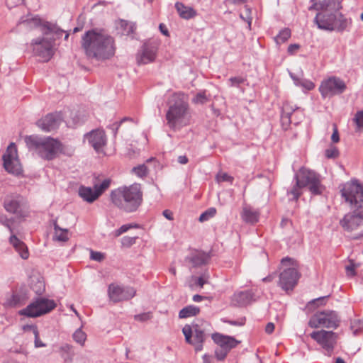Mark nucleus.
<instances>
[{"instance_id":"f257e3e1","label":"nucleus","mask_w":363,"mask_h":363,"mask_svg":"<svg viewBox=\"0 0 363 363\" xmlns=\"http://www.w3.org/2000/svg\"><path fill=\"white\" fill-rule=\"evenodd\" d=\"M19 23L26 25L30 28H40L43 37L33 39L30 45L34 55L38 57L43 62H48L55 54V41L61 38L65 31L56 24L43 21L38 16H23Z\"/></svg>"},{"instance_id":"f03ea898","label":"nucleus","mask_w":363,"mask_h":363,"mask_svg":"<svg viewBox=\"0 0 363 363\" xmlns=\"http://www.w3.org/2000/svg\"><path fill=\"white\" fill-rule=\"evenodd\" d=\"M81 45L88 58L98 61L110 60L116 50L113 37L106 30L99 28L86 31L82 37Z\"/></svg>"},{"instance_id":"7ed1b4c3","label":"nucleus","mask_w":363,"mask_h":363,"mask_svg":"<svg viewBox=\"0 0 363 363\" xmlns=\"http://www.w3.org/2000/svg\"><path fill=\"white\" fill-rule=\"evenodd\" d=\"M341 196L354 210L347 213L340 220V225L347 232H353L363 226V186L357 179H352L342 185Z\"/></svg>"},{"instance_id":"20e7f679","label":"nucleus","mask_w":363,"mask_h":363,"mask_svg":"<svg viewBox=\"0 0 363 363\" xmlns=\"http://www.w3.org/2000/svg\"><path fill=\"white\" fill-rule=\"evenodd\" d=\"M110 196L116 206L127 213L135 211L143 201V192L139 184L113 190Z\"/></svg>"},{"instance_id":"39448f33","label":"nucleus","mask_w":363,"mask_h":363,"mask_svg":"<svg viewBox=\"0 0 363 363\" xmlns=\"http://www.w3.org/2000/svg\"><path fill=\"white\" fill-rule=\"evenodd\" d=\"M25 142L29 150L48 161L57 157L63 150V145L60 140L48 136L29 135L26 137Z\"/></svg>"},{"instance_id":"423d86ee","label":"nucleus","mask_w":363,"mask_h":363,"mask_svg":"<svg viewBox=\"0 0 363 363\" xmlns=\"http://www.w3.org/2000/svg\"><path fill=\"white\" fill-rule=\"evenodd\" d=\"M295 184L293 187L287 191L288 195H292L291 200L297 201L302 194L301 189L308 186L309 191L313 195H320L324 189L321 184L320 177L314 171L301 167L298 172L294 177Z\"/></svg>"},{"instance_id":"0eeeda50","label":"nucleus","mask_w":363,"mask_h":363,"mask_svg":"<svg viewBox=\"0 0 363 363\" xmlns=\"http://www.w3.org/2000/svg\"><path fill=\"white\" fill-rule=\"evenodd\" d=\"M166 113L167 125L172 130H177L186 125L184 121L188 113L189 104L184 94L174 93L167 101Z\"/></svg>"},{"instance_id":"6e6552de","label":"nucleus","mask_w":363,"mask_h":363,"mask_svg":"<svg viewBox=\"0 0 363 363\" xmlns=\"http://www.w3.org/2000/svg\"><path fill=\"white\" fill-rule=\"evenodd\" d=\"M314 23L320 30L343 32L351 24V20L345 18L342 13L320 10L316 13Z\"/></svg>"},{"instance_id":"1a4fd4ad","label":"nucleus","mask_w":363,"mask_h":363,"mask_svg":"<svg viewBox=\"0 0 363 363\" xmlns=\"http://www.w3.org/2000/svg\"><path fill=\"white\" fill-rule=\"evenodd\" d=\"M340 321V317L335 311L324 310L318 311L312 315L309 320L308 325L312 328L324 327L335 329L338 327Z\"/></svg>"},{"instance_id":"9d476101","label":"nucleus","mask_w":363,"mask_h":363,"mask_svg":"<svg viewBox=\"0 0 363 363\" xmlns=\"http://www.w3.org/2000/svg\"><path fill=\"white\" fill-rule=\"evenodd\" d=\"M182 333L186 342L192 345L196 352L202 350L203 343L206 337L205 327H202L197 323H193L191 325L186 324L182 328Z\"/></svg>"},{"instance_id":"9b49d317","label":"nucleus","mask_w":363,"mask_h":363,"mask_svg":"<svg viewBox=\"0 0 363 363\" xmlns=\"http://www.w3.org/2000/svg\"><path fill=\"white\" fill-rule=\"evenodd\" d=\"M55 307L56 303L53 300L40 297L21 311L20 314L27 317L35 318L50 312Z\"/></svg>"},{"instance_id":"f8f14e48","label":"nucleus","mask_w":363,"mask_h":363,"mask_svg":"<svg viewBox=\"0 0 363 363\" xmlns=\"http://www.w3.org/2000/svg\"><path fill=\"white\" fill-rule=\"evenodd\" d=\"M13 218H9L4 214H0V223L5 226L11 233L9 238V243L13 247L15 250L18 253L20 257L23 259H27L29 257V252L26 245L13 233Z\"/></svg>"},{"instance_id":"ddd939ff","label":"nucleus","mask_w":363,"mask_h":363,"mask_svg":"<svg viewBox=\"0 0 363 363\" xmlns=\"http://www.w3.org/2000/svg\"><path fill=\"white\" fill-rule=\"evenodd\" d=\"M346 88L343 80L337 77H331L321 82L319 91L323 98H327L342 94Z\"/></svg>"},{"instance_id":"4468645a","label":"nucleus","mask_w":363,"mask_h":363,"mask_svg":"<svg viewBox=\"0 0 363 363\" xmlns=\"http://www.w3.org/2000/svg\"><path fill=\"white\" fill-rule=\"evenodd\" d=\"M2 159L3 166L6 172L15 175H19L21 173V166L18 160L17 150L13 143L8 146Z\"/></svg>"},{"instance_id":"2eb2a0df","label":"nucleus","mask_w":363,"mask_h":363,"mask_svg":"<svg viewBox=\"0 0 363 363\" xmlns=\"http://www.w3.org/2000/svg\"><path fill=\"white\" fill-rule=\"evenodd\" d=\"M108 294L111 301L118 303L131 299L135 296L136 291L129 286L111 284L108 288Z\"/></svg>"},{"instance_id":"dca6fc26","label":"nucleus","mask_w":363,"mask_h":363,"mask_svg":"<svg viewBox=\"0 0 363 363\" xmlns=\"http://www.w3.org/2000/svg\"><path fill=\"white\" fill-rule=\"evenodd\" d=\"M310 335L312 339L316 341L328 352L333 350L336 343V334L334 332L321 330L319 331H313Z\"/></svg>"},{"instance_id":"f3484780","label":"nucleus","mask_w":363,"mask_h":363,"mask_svg":"<svg viewBox=\"0 0 363 363\" xmlns=\"http://www.w3.org/2000/svg\"><path fill=\"white\" fill-rule=\"evenodd\" d=\"M62 120L61 112L50 113L38 120L37 125L45 132H50L58 128Z\"/></svg>"},{"instance_id":"a211bd4d","label":"nucleus","mask_w":363,"mask_h":363,"mask_svg":"<svg viewBox=\"0 0 363 363\" xmlns=\"http://www.w3.org/2000/svg\"><path fill=\"white\" fill-rule=\"evenodd\" d=\"M157 51V44L155 42H146L141 47L137 55L138 65H145L155 60Z\"/></svg>"},{"instance_id":"6ab92c4d","label":"nucleus","mask_w":363,"mask_h":363,"mask_svg":"<svg viewBox=\"0 0 363 363\" xmlns=\"http://www.w3.org/2000/svg\"><path fill=\"white\" fill-rule=\"evenodd\" d=\"M300 274L294 267L284 269L279 275V286L285 291L293 289L296 285Z\"/></svg>"},{"instance_id":"aec40b11","label":"nucleus","mask_w":363,"mask_h":363,"mask_svg":"<svg viewBox=\"0 0 363 363\" xmlns=\"http://www.w3.org/2000/svg\"><path fill=\"white\" fill-rule=\"evenodd\" d=\"M84 139L97 152H100L106 144V136L103 130L96 129L84 135Z\"/></svg>"},{"instance_id":"412c9836","label":"nucleus","mask_w":363,"mask_h":363,"mask_svg":"<svg viewBox=\"0 0 363 363\" xmlns=\"http://www.w3.org/2000/svg\"><path fill=\"white\" fill-rule=\"evenodd\" d=\"M24 199L18 194L9 195L4 201L5 210L13 214H21L24 204Z\"/></svg>"},{"instance_id":"4be33fe9","label":"nucleus","mask_w":363,"mask_h":363,"mask_svg":"<svg viewBox=\"0 0 363 363\" xmlns=\"http://www.w3.org/2000/svg\"><path fill=\"white\" fill-rule=\"evenodd\" d=\"M212 339L219 347L226 349L228 351L235 347L239 343V341L236 340L233 337L223 335L220 333L213 334Z\"/></svg>"},{"instance_id":"5701e85b","label":"nucleus","mask_w":363,"mask_h":363,"mask_svg":"<svg viewBox=\"0 0 363 363\" xmlns=\"http://www.w3.org/2000/svg\"><path fill=\"white\" fill-rule=\"evenodd\" d=\"M209 259V255L201 251L193 252L185 259L186 262L191 264L192 267H198L204 265L208 263Z\"/></svg>"},{"instance_id":"b1692460","label":"nucleus","mask_w":363,"mask_h":363,"mask_svg":"<svg viewBox=\"0 0 363 363\" xmlns=\"http://www.w3.org/2000/svg\"><path fill=\"white\" fill-rule=\"evenodd\" d=\"M254 300V294L249 290L235 293L233 299L235 303L239 306H247Z\"/></svg>"},{"instance_id":"393cba45","label":"nucleus","mask_w":363,"mask_h":363,"mask_svg":"<svg viewBox=\"0 0 363 363\" xmlns=\"http://www.w3.org/2000/svg\"><path fill=\"white\" fill-rule=\"evenodd\" d=\"M342 0H323L320 2V9L328 12L341 13L339 11L342 9Z\"/></svg>"},{"instance_id":"a878e982","label":"nucleus","mask_w":363,"mask_h":363,"mask_svg":"<svg viewBox=\"0 0 363 363\" xmlns=\"http://www.w3.org/2000/svg\"><path fill=\"white\" fill-rule=\"evenodd\" d=\"M69 121H67L69 127L75 128L83 124L87 120V116L84 111H77L70 113Z\"/></svg>"},{"instance_id":"bb28decb","label":"nucleus","mask_w":363,"mask_h":363,"mask_svg":"<svg viewBox=\"0 0 363 363\" xmlns=\"http://www.w3.org/2000/svg\"><path fill=\"white\" fill-rule=\"evenodd\" d=\"M79 196L85 201L88 203H92L96 201L99 196L95 191V189L93 190L91 187H87L85 186H80L78 190Z\"/></svg>"},{"instance_id":"cd10ccee","label":"nucleus","mask_w":363,"mask_h":363,"mask_svg":"<svg viewBox=\"0 0 363 363\" xmlns=\"http://www.w3.org/2000/svg\"><path fill=\"white\" fill-rule=\"evenodd\" d=\"M175 8L179 16L184 19H190L195 17L197 14L196 10L192 7L186 6L183 3L177 2Z\"/></svg>"},{"instance_id":"c85d7f7f","label":"nucleus","mask_w":363,"mask_h":363,"mask_svg":"<svg viewBox=\"0 0 363 363\" xmlns=\"http://www.w3.org/2000/svg\"><path fill=\"white\" fill-rule=\"evenodd\" d=\"M259 212L250 207H244L241 214L242 220L246 223H255L259 220Z\"/></svg>"},{"instance_id":"c756f323","label":"nucleus","mask_w":363,"mask_h":363,"mask_svg":"<svg viewBox=\"0 0 363 363\" xmlns=\"http://www.w3.org/2000/svg\"><path fill=\"white\" fill-rule=\"evenodd\" d=\"M200 313V308L194 305H189L184 307L179 312V318H187L197 315Z\"/></svg>"},{"instance_id":"7c9ffc66","label":"nucleus","mask_w":363,"mask_h":363,"mask_svg":"<svg viewBox=\"0 0 363 363\" xmlns=\"http://www.w3.org/2000/svg\"><path fill=\"white\" fill-rule=\"evenodd\" d=\"M53 226L55 230V235L54 238L55 240L61 242H65L68 240V230L61 228L57 223V220H53Z\"/></svg>"},{"instance_id":"2f4dec72","label":"nucleus","mask_w":363,"mask_h":363,"mask_svg":"<svg viewBox=\"0 0 363 363\" xmlns=\"http://www.w3.org/2000/svg\"><path fill=\"white\" fill-rule=\"evenodd\" d=\"M60 352L65 362H71L72 361L74 353L72 345L67 343L62 345L60 347Z\"/></svg>"},{"instance_id":"473e14b6","label":"nucleus","mask_w":363,"mask_h":363,"mask_svg":"<svg viewBox=\"0 0 363 363\" xmlns=\"http://www.w3.org/2000/svg\"><path fill=\"white\" fill-rule=\"evenodd\" d=\"M24 303L23 298L21 295L16 294H13L6 300V305L10 307L21 306Z\"/></svg>"},{"instance_id":"72a5a7b5","label":"nucleus","mask_w":363,"mask_h":363,"mask_svg":"<svg viewBox=\"0 0 363 363\" xmlns=\"http://www.w3.org/2000/svg\"><path fill=\"white\" fill-rule=\"evenodd\" d=\"M291 32L289 28H284L281 30L279 34L274 38L277 44L284 43L291 37Z\"/></svg>"},{"instance_id":"f704fd0d","label":"nucleus","mask_w":363,"mask_h":363,"mask_svg":"<svg viewBox=\"0 0 363 363\" xmlns=\"http://www.w3.org/2000/svg\"><path fill=\"white\" fill-rule=\"evenodd\" d=\"M289 75L296 86H304L308 90H311L314 88V84L313 82L310 81L301 82L295 74L291 72H289Z\"/></svg>"},{"instance_id":"c9c22d12","label":"nucleus","mask_w":363,"mask_h":363,"mask_svg":"<svg viewBox=\"0 0 363 363\" xmlns=\"http://www.w3.org/2000/svg\"><path fill=\"white\" fill-rule=\"evenodd\" d=\"M120 27L123 29L124 32L125 33V35H129L134 33L136 26L135 23L128 22L125 20H121L120 21Z\"/></svg>"},{"instance_id":"e433bc0d","label":"nucleus","mask_w":363,"mask_h":363,"mask_svg":"<svg viewBox=\"0 0 363 363\" xmlns=\"http://www.w3.org/2000/svg\"><path fill=\"white\" fill-rule=\"evenodd\" d=\"M110 184L111 180L109 179H106L100 184H94V188L99 197L109 187Z\"/></svg>"},{"instance_id":"4c0bfd02","label":"nucleus","mask_w":363,"mask_h":363,"mask_svg":"<svg viewBox=\"0 0 363 363\" xmlns=\"http://www.w3.org/2000/svg\"><path fill=\"white\" fill-rule=\"evenodd\" d=\"M132 172L139 177H145L147 175L148 169L145 164H140L133 168Z\"/></svg>"},{"instance_id":"58836bf2","label":"nucleus","mask_w":363,"mask_h":363,"mask_svg":"<svg viewBox=\"0 0 363 363\" xmlns=\"http://www.w3.org/2000/svg\"><path fill=\"white\" fill-rule=\"evenodd\" d=\"M216 213V209L215 208H210L200 215L199 220L200 222L206 221L208 219L213 218Z\"/></svg>"},{"instance_id":"ea45409f","label":"nucleus","mask_w":363,"mask_h":363,"mask_svg":"<svg viewBox=\"0 0 363 363\" xmlns=\"http://www.w3.org/2000/svg\"><path fill=\"white\" fill-rule=\"evenodd\" d=\"M86 335L81 329H77L73 334V339L81 345L84 344Z\"/></svg>"},{"instance_id":"a19ab883","label":"nucleus","mask_w":363,"mask_h":363,"mask_svg":"<svg viewBox=\"0 0 363 363\" xmlns=\"http://www.w3.org/2000/svg\"><path fill=\"white\" fill-rule=\"evenodd\" d=\"M340 152L338 149L335 146H330L325 150V156L328 159H335L339 157Z\"/></svg>"},{"instance_id":"79ce46f5","label":"nucleus","mask_w":363,"mask_h":363,"mask_svg":"<svg viewBox=\"0 0 363 363\" xmlns=\"http://www.w3.org/2000/svg\"><path fill=\"white\" fill-rule=\"evenodd\" d=\"M246 81V79L242 77H233L228 79L229 85L230 86L239 87L240 84H243Z\"/></svg>"},{"instance_id":"37998d69","label":"nucleus","mask_w":363,"mask_h":363,"mask_svg":"<svg viewBox=\"0 0 363 363\" xmlns=\"http://www.w3.org/2000/svg\"><path fill=\"white\" fill-rule=\"evenodd\" d=\"M137 225H132V224H125L123 225L121 228L115 230L114 235L115 237H118L121 235H122L123 233L127 232L128 230L133 228H137Z\"/></svg>"},{"instance_id":"c03bdc74","label":"nucleus","mask_w":363,"mask_h":363,"mask_svg":"<svg viewBox=\"0 0 363 363\" xmlns=\"http://www.w3.org/2000/svg\"><path fill=\"white\" fill-rule=\"evenodd\" d=\"M152 318L150 312L143 313L134 315V320L139 322H145Z\"/></svg>"},{"instance_id":"a18cd8bd","label":"nucleus","mask_w":363,"mask_h":363,"mask_svg":"<svg viewBox=\"0 0 363 363\" xmlns=\"http://www.w3.org/2000/svg\"><path fill=\"white\" fill-rule=\"evenodd\" d=\"M228 352V350L219 347L215 350V355L218 360L221 361L225 358Z\"/></svg>"},{"instance_id":"49530a36","label":"nucleus","mask_w":363,"mask_h":363,"mask_svg":"<svg viewBox=\"0 0 363 363\" xmlns=\"http://www.w3.org/2000/svg\"><path fill=\"white\" fill-rule=\"evenodd\" d=\"M296 109H298V107L294 108L289 103H285L283 105L281 113L282 114H285L286 116H290L292 117V115L294 114V112Z\"/></svg>"},{"instance_id":"de8ad7c7","label":"nucleus","mask_w":363,"mask_h":363,"mask_svg":"<svg viewBox=\"0 0 363 363\" xmlns=\"http://www.w3.org/2000/svg\"><path fill=\"white\" fill-rule=\"evenodd\" d=\"M355 123L359 129L363 130V111H359L355 114L354 118Z\"/></svg>"},{"instance_id":"09e8293b","label":"nucleus","mask_w":363,"mask_h":363,"mask_svg":"<svg viewBox=\"0 0 363 363\" xmlns=\"http://www.w3.org/2000/svg\"><path fill=\"white\" fill-rule=\"evenodd\" d=\"M208 101V99L205 94V92H199L193 99V101L196 104H203Z\"/></svg>"},{"instance_id":"8fccbe9b","label":"nucleus","mask_w":363,"mask_h":363,"mask_svg":"<svg viewBox=\"0 0 363 363\" xmlns=\"http://www.w3.org/2000/svg\"><path fill=\"white\" fill-rule=\"evenodd\" d=\"M33 334L35 335V347H45V344L43 343L39 338V333L36 327H33Z\"/></svg>"},{"instance_id":"3c124183","label":"nucleus","mask_w":363,"mask_h":363,"mask_svg":"<svg viewBox=\"0 0 363 363\" xmlns=\"http://www.w3.org/2000/svg\"><path fill=\"white\" fill-rule=\"evenodd\" d=\"M281 122L283 128L286 129L289 124H291L293 122V119L291 118V116L281 113Z\"/></svg>"},{"instance_id":"603ef678","label":"nucleus","mask_w":363,"mask_h":363,"mask_svg":"<svg viewBox=\"0 0 363 363\" xmlns=\"http://www.w3.org/2000/svg\"><path fill=\"white\" fill-rule=\"evenodd\" d=\"M135 242V238L125 236L122 238L121 242L123 246L130 247L133 245Z\"/></svg>"},{"instance_id":"864d4df0","label":"nucleus","mask_w":363,"mask_h":363,"mask_svg":"<svg viewBox=\"0 0 363 363\" xmlns=\"http://www.w3.org/2000/svg\"><path fill=\"white\" fill-rule=\"evenodd\" d=\"M222 320L224 323H227L231 325L242 326L245 324V318H241L240 320H227V319H223Z\"/></svg>"},{"instance_id":"5fc2aeb1","label":"nucleus","mask_w":363,"mask_h":363,"mask_svg":"<svg viewBox=\"0 0 363 363\" xmlns=\"http://www.w3.org/2000/svg\"><path fill=\"white\" fill-rule=\"evenodd\" d=\"M90 257L93 260L101 262L104 258V256L101 252L91 250Z\"/></svg>"},{"instance_id":"6e6d98bb","label":"nucleus","mask_w":363,"mask_h":363,"mask_svg":"<svg viewBox=\"0 0 363 363\" xmlns=\"http://www.w3.org/2000/svg\"><path fill=\"white\" fill-rule=\"evenodd\" d=\"M217 180L218 182H232L233 180V178L231 176L228 175L227 173H223V174L217 176Z\"/></svg>"},{"instance_id":"4d7b16f0","label":"nucleus","mask_w":363,"mask_h":363,"mask_svg":"<svg viewBox=\"0 0 363 363\" xmlns=\"http://www.w3.org/2000/svg\"><path fill=\"white\" fill-rule=\"evenodd\" d=\"M345 269L347 276L353 277L355 275V268L353 264L346 266Z\"/></svg>"},{"instance_id":"13d9d810","label":"nucleus","mask_w":363,"mask_h":363,"mask_svg":"<svg viewBox=\"0 0 363 363\" xmlns=\"http://www.w3.org/2000/svg\"><path fill=\"white\" fill-rule=\"evenodd\" d=\"M208 276H206L205 274H203L202 276H200L198 277L196 280V284L199 285L200 287H203V285L206 283Z\"/></svg>"},{"instance_id":"bf43d9fd","label":"nucleus","mask_w":363,"mask_h":363,"mask_svg":"<svg viewBox=\"0 0 363 363\" xmlns=\"http://www.w3.org/2000/svg\"><path fill=\"white\" fill-rule=\"evenodd\" d=\"M328 296H322L315 298L309 302V304L317 303L318 306L325 304V300Z\"/></svg>"},{"instance_id":"052dcab7","label":"nucleus","mask_w":363,"mask_h":363,"mask_svg":"<svg viewBox=\"0 0 363 363\" xmlns=\"http://www.w3.org/2000/svg\"><path fill=\"white\" fill-rule=\"evenodd\" d=\"M300 48V45L298 44H291L288 47L287 51L289 54L293 55Z\"/></svg>"},{"instance_id":"680f3d73","label":"nucleus","mask_w":363,"mask_h":363,"mask_svg":"<svg viewBox=\"0 0 363 363\" xmlns=\"http://www.w3.org/2000/svg\"><path fill=\"white\" fill-rule=\"evenodd\" d=\"M294 260L292 258L289 257H286L281 259V264L286 266H293L294 265Z\"/></svg>"},{"instance_id":"e2e57ef3","label":"nucleus","mask_w":363,"mask_h":363,"mask_svg":"<svg viewBox=\"0 0 363 363\" xmlns=\"http://www.w3.org/2000/svg\"><path fill=\"white\" fill-rule=\"evenodd\" d=\"M331 140L333 143H337L340 140L338 131L335 125H334V130L331 136Z\"/></svg>"},{"instance_id":"0e129e2a","label":"nucleus","mask_w":363,"mask_h":363,"mask_svg":"<svg viewBox=\"0 0 363 363\" xmlns=\"http://www.w3.org/2000/svg\"><path fill=\"white\" fill-rule=\"evenodd\" d=\"M121 125V123L118 122L114 123L108 126V128H110L113 135H116L117 133V131L118 130L119 126Z\"/></svg>"},{"instance_id":"69168bd1","label":"nucleus","mask_w":363,"mask_h":363,"mask_svg":"<svg viewBox=\"0 0 363 363\" xmlns=\"http://www.w3.org/2000/svg\"><path fill=\"white\" fill-rule=\"evenodd\" d=\"M159 29L160 30V32L165 36H169V30L167 28L166 26L163 23H160L159 25Z\"/></svg>"},{"instance_id":"338daca9","label":"nucleus","mask_w":363,"mask_h":363,"mask_svg":"<svg viewBox=\"0 0 363 363\" xmlns=\"http://www.w3.org/2000/svg\"><path fill=\"white\" fill-rule=\"evenodd\" d=\"M274 330V325L273 323H268L265 327V332L267 334H271Z\"/></svg>"},{"instance_id":"774afa93","label":"nucleus","mask_w":363,"mask_h":363,"mask_svg":"<svg viewBox=\"0 0 363 363\" xmlns=\"http://www.w3.org/2000/svg\"><path fill=\"white\" fill-rule=\"evenodd\" d=\"M162 215L169 220H173V213L171 211L166 209L162 212Z\"/></svg>"}]
</instances>
